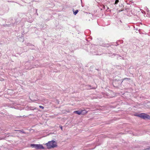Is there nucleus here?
<instances>
[{"label":"nucleus","mask_w":150,"mask_h":150,"mask_svg":"<svg viewBox=\"0 0 150 150\" xmlns=\"http://www.w3.org/2000/svg\"><path fill=\"white\" fill-rule=\"evenodd\" d=\"M122 80L121 81L119 79H115L113 80L112 82V85L115 87L118 88L120 85H121L124 81H128L130 80V79L125 78L123 79H122Z\"/></svg>","instance_id":"1"},{"label":"nucleus","mask_w":150,"mask_h":150,"mask_svg":"<svg viewBox=\"0 0 150 150\" xmlns=\"http://www.w3.org/2000/svg\"><path fill=\"white\" fill-rule=\"evenodd\" d=\"M46 145L47 148L48 149L55 147L57 146L56 142L53 140L49 142L46 144Z\"/></svg>","instance_id":"2"},{"label":"nucleus","mask_w":150,"mask_h":150,"mask_svg":"<svg viewBox=\"0 0 150 150\" xmlns=\"http://www.w3.org/2000/svg\"><path fill=\"white\" fill-rule=\"evenodd\" d=\"M137 116L144 120L150 119V116L144 113L139 114Z\"/></svg>","instance_id":"3"},{"label":"nucleus","mask_w":150,"mask_h":150,"mask_svg":"<svg viewBox=\"0 0 150 150\" xmlns=\"http://www.w3.org/2000/svg\"><path fill=\"white\" fill-rule=\"evenodd\" d=\"M30 146L32 148H34L37 149H44V147L40 144H31Z\"/></svg>","instance_id":"4"},{"label":"nucleus","mask_w":150,"mask_h":150,"mask_svg":"<svg viewBox=\"0 0 150 150\" xmlns=\"http://www.w3.org/2000/svg\"><path fill=\"white\" fill-rule=\"evenodd\" d=\"M83 111V110H78L75 111L74 112L75 113H76L78 115H80L82 113Z\"/></svg>","instance_id":"5"},{"label":"nucleus","mask_w":150,"mask_h":150,"mask_svg":"<svg viewBox=\"0 0 150 150\" xmlns=\"http://www.w3.org/2000/svg\"><path fill=\"white\" fill-rule=\"evenodd\" d=\"M102 46L104 47H109L110 45L108 44H103L101 45Z\"/></svg>","instance_id":"6"},{"label":"nucleus","mask_w":150,"mask_h":150,"mask_svg":"<svg viewBox=\"0 0 150 150\" xmlns=\"http://www.w3.org/2000/svg\"><path fill=\"white\" fill-rule=\"evenodd\" d=\"M73 12L74 14L75 15H76L77 13L78 12H79V10H76V11H74V9H73Z\"/></svg>","instance_id":"7"},{"label":"nucleus","mask_w":150,"mask_h":150,"mask_svg":"<svg viewBox=\"0 0 150 150\" xmlns=\"http://www.w3.org/2000/svg\"><path fill=\"white\" fill-rule=\"evenodd\" d=\"M14 131H19L25 134H26V132L24 131L23 129H21L20 130H15Z\"/></svg>","instance_id":"8"},{"label":"nucleus","mask_w":150,"mask_h":150,"mask_svg":"<svg viewBox=\"0 0 150 150\" xmlns=\"http://www.w3.org/2000/svg\"><path fill=\"white\" fill-rule=\"evenodd\" d=\"M119 2V0H116L115 1V4H117Z\"/></svg>","instance_id":"9"},{"label":"nucleus","mask_w":150,"mask_h":150,"mask_svg":"<svg viewBox=\"0 0 150 150\" xmlns=\"http://www.w3.org/2000/svg\"><path fill=\"white\" fill-rule=\"evenodd\" d=\"M147 17H150V13H147Z\"/></svg>","instance_id":"10"},{"label":"nucleus","mask_w":150,"mask_h":150,"mask_svg":"<svg viewBox=\"0 0 150 150\" xmlns=\"http://www.w3.org/2000/svg\"><path fill=\"white\" fill-rule=\"evenodd\" d=\"M39 107H40V108L42 109H44V107H43V106H41V105H40Z\"/></svg>","instance_id":"11"},{"label":"nucleus","mask_w":150,"mask_h":150,"mask_svg":"<svg viewBox=\"0 0 150 150\" xmlns=\"http://www.w3.org/2000/svg\"><path fill=\"white\" fill-rule=\"evenodd\" d=\"M149 149H150V147H149L148 148H147L146 149H144V150H149Z\"/></svg>","instance_id":"12"},{"label":"nucleus","mask_w":150,"mask_h":150,"mask_svg":"<svg viewBox=\"0 0 150 150\" xmlns=\"http://www.w3.org/2000/svg\"><path fill=\"white\" fill-rule=\"evenodd\" d=\"M32 45H31V44H30V43H28V46H32Z\"/></svg>","instance_id":"13"},{"label":"nucleus","mask_w":150,"mask_h":150,"mask_svg":"<svg viewBox=\"0 0 150 150\" xmlns=\"http://www.w3.org/2000/svg\"><path fill=\"white\" fill-rule=\"evenodd\" d=\"M35 109H36V108H35L34 109H33L32 108H30V110H35Z\"/></svg>","instance_id":"14"},{"label":"nucleus","mask_w":150,"mask_h":150,"mask_svg":"<svg viewBox=\"0 0 150 150\" xmlns=\"http://www.w3.org/2000/svg\"><path fill=\"white\" fill-rule=\"evenodd\" d=\"M59 127L62 130V126H59Z\"/></svg>","instance_id":"15"},{"label":"nucleus","mask_w":150,"mask_h":150,"mask_svg":"<svg viewBox=\"0 0 150 150\" xmlns=\"http://www.w3.org/2000/svg\"><path fill=\"white\" fill-rule=\"evenodd\" d=\"M91 53H92V54L93 55H96V54H95V53H93V52H91Z\"/></svg>","instance_id":"16"},{"label":"nucleus","mask_w":150,"mask_h":150,"mask_svg":"<svg viewBox=\"0 0 150 150\" xmlns=\"http://www.w3.org/2000/svg\"><path fill=\"white\" fill-rule=\"evenodd\" d=\"M147 12H148V13H149V10L148 9L147 10Z\"/></svg>","instance_id":"17"},{"label":"nucleus","mask_w":150,"mask_h":150,"mask_svg":"<svg viewBox=\"0 0 150 150\" xmlns=\"http://www.w3.org/2000/svg\"><path fill=\"white\" fill-rule=\"evenodd\" d=\"M102 8L104 9H105V6L104 5H103Z\"/></svg>","instance_id":"18"},{"label":"nucleus","mask_w":150,"mask_h":150,"mask_svg":"<svg viewBox=\"0 0 150 150\" xmlns=\"http://www.w3.org/2000/svg\"><path fill=\"white\" fill-rule=\"evenodd\" d=\"M92 88H93V89H95V88H90V89H92Z\"/></svg>","instance_id":"19"},{"label":"nucleus","mask_w":150,"mask_h":150,"mask_svg":"<svg viewBox=\"0 0 150 150\" xmlns=\"http://www.w3.org/2000/svg\"><path fill=\"white\" fill-rule=\"evenodd\" d=\"M11 136L13 137V135H11Z\"/></svg>","instance_id":"20"},{"label":"nucleus","mask_w":150,"mask_h":150,"mask_svg":"<svg viewBox=\"0 0 150 150\" xmlns=\"http://www.w3.org/2000/svg\"><path fill=\"white\" fill-rule=\"evenodd\" d=\"M37 15H38V13H37Z\"/></svg>","instance_id":"21"},{"label":"nucleus","mask_w":150,"mask_h":150,"mask_svg":"<svg viewBox=\"0 0 150 150\" xmlns=\"http://www.w3.org/2000/svg\"><path fill=\"white\" fill-rule=\"evenodd\" d=\"M1 139H0V140Z\"/></svg>","instance_id":"22"}]
</instances>
